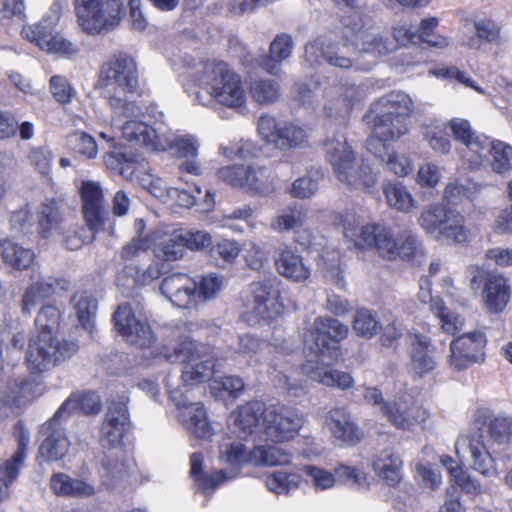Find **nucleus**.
Listing matches in <instances>:
<instances>
[{
    "label": "nucleus",
    "instance_id": "f257e3e1",
    "mask_svg": "<svg viewBox=\"0 0 512 512\" xmlns=\"http://www.w3.org/2000/svg\"><path fill=\"white\" fill-rule=\"evenodd\" d=\"M348 326L338 319L317 317L310 331L304 336V349L307 361L302 365L303 372L311 379L327 387L346 390L354 385L353 377L344 371L331 368L338 362L341 352L335 345L348 335Z\"/></svg>",
    "mask_w": 512,
    "mask_h": 512
},
{
    "label": "nucleus",
    "instance_id": "f03ea898",
    "mask_svg": "<svg viewBox=\"0 0 512 512\" xmlns=\"http://www.w3.org/2000/svg\"><path fill=\"white\" fill-rule=\"evenodd\" d=\"M512 435V418L496 415L485 421L476 420L474 430L461 435L455 442V452L459 458L465 459L466 454L471 460L473 470L485 477L497 475L493 454L503 451L509 444Z\"/></svg>",
    "mask_w": 512,
    "mask_h": 512
},
{
    "label": "nucleus",
    "instance_id": "7ed1b4c3",
    "mask_svg": "<svg viewBox=\"0 0 512 512\" xmlns=\"http://www.w3.org/2000/svg\"><path fill=\"white\" fill-rule=\"evenodd\" d=\"M343 233L356 247L374 249L386 260L410 259L420 246L417 235L409 230L403 231L397 240L387 226L361 225L360 219L352 213H347L343 219Z\"/></svg>",
    "mask_w": 512,
    "mask_h": 512
},
{
    "label": "nucleus",
    "instance_id": "20e7f679",
    "mask_svg": "<svg viewBox=\"0 0 512 512\" xmlns=\"http://www.w3.org/2000/svg\"><path fill=\"white\" fill-rule=\"evenodd\" d=\"M138 70L135 60L127 54H119L101 66L97 87L104 95L115 113L136 116L141 108L129 100L138 89Z\"/></svg>",
    "mask_w": 512,
    "mask_h": 512
},
{
    "label": "nucleus",
    "instance_id": "39448f33",
    "mask_svg": "<svg viewBox=\"0 0 512 512\" xmlns=\"http://www.w3.org/2000/svg\"><path fill=\"white\" fill-rule=\"evenodd\" d=\"M200 83L210 96L204 101L201 95L197 94V100L202 105L209 106L216 102L228 108L238 109L246 104L241 77L224 62L205 63Z\"/></svg>",
    "mask_w": 512,
    "mask_h": 512
},
{
    "label": "nucleus",
    "instance_id": "423d86ee",
    "mask_svg": "<svg viewBox=\"0 0 512 512\" xmlns=\"http://www.w3.org/2000/svg\"><path fill=\"white\" fill-rule=\"evenodd\" d=\"M324 151L336 178L348 188L364 189L376 183L375 173L368 164L357 161L354 150L343 135L328 138Z\"/></svg>",
    "mask_w": 512,
    "mask_h": 512
},
{
    "label": "nucleus",
    "instance_id": "0eeeda50",
    "mask_svg": "<svg viewBox=\"0 0 512 512\" xmlns=\"http://www.w3.org/2000/svg\"><path fill=\"white\" fill-rule=\"evenodd\" d=\"M413 111V101L402 91H391L371 105L374 134L384 139H398L408 132L407 119Z\"/></svg>",
    "mask_w": 512,
    "mask_h": 512
},
{
    "label": "nucleus",
    "instance_id": "6e6552de",
    "mask_svg": "<svg viewBox=\"0 0 512 512\" xmlns=\"http://www.w3.org/2000/svg\"><path fill=\"white\" fill-rule=\"evenodd\" d=\"M211 349L191 340L183 338L173 349V353H161L169 362H180L183 365L181 379L185 386H194L208 381L216 372V360Z\"/></svg>",
    "mask_w": 512,
    "mask_h": 512
},
{
    "label": "nucleus",
    "instance_id": "1a4fd4ad",
    "mask_svg": "<svg viewBox=\"0 0 512 512\" xmlns=\"http://www.w3.org/2000/svg\"><path fill=\"white\" fill-rule=\"evenodd\" d=\"M464 222L461 213L442 204L428 206L418 218V224L427 234L447 243H464L469 240L470 231Z\"/></svg>",
    "mask_w": 512,
    "mask_h": 512
},
{
    "label": "nucleus",
    "instance_id": "9d476101",
    "mask_svg": "<svg viewBox=\"0 0 512 512\" xmlns=\"http://www.w3.org/2000/svg\"><path fill=\"white\" fill-rule=\"evenodd\" d=\"M78 350L73 341L34 335L30 338L26 352V362L33 373L50 371L55 366L70 359Z\"/></svg>",
    "mask_w": 512,
    "mask_h": 512
},
{
    "label": "nucleus",
    "instance_id": "9b49d317",
    "mask_svg": "<svg viewBox=\"0 0 512 512\" xmlns=\"http://www.w3.org/2000/svg\"><path fill=\"white\" fill-rule=\"evenodd\" d=\"M75 11L83 32H102L117 28L124 5L120 0H75Z\"/></svg>",
    "mask_w": 512,
    "mask_h": 512
},
{
    "label": "nucleus",
    "instance_id": "f8f14e48",
    "mask_svg": "<svg viewBox=\"0 0 512 512\" xmlns=\"http://www.w3.org/2000/svg\"><path fill=\"white\" fill-rule=\"evenodd\" d=\"M303 423V417L292 407L266 406L261 422L262 437L276 443L290 441L299 433Z\"/></svg>",
    "mask_w": 512,
    "mask_h": 512
},
{
    "label": "nucleus",
    "instance_id": "ddd939ff",
    "mask_svg": "<svg viewBox=\"0 0 512 512\" xmlns=\"http://www.w3.org/2000/svg\"><path fill=\"white\" fill-rule=\"evenodd\" d=\"M258 133L266 143L280 150L298 148L307 142V133L303 128L292 123H278L268 115L259 118Z\"/></svg>",
    "mask_w": 512,
    "mask_h": 512
},
{
    "label": "nucleus",
    "instance_id": "4468645a",
    "mask_svg": "<svg viewBox=\"0 0 512 512\" xmlns=\"http://www.w3.org/2000/svg\"><path fill=\"white\" fill-rule=\"evenodd\" d=\"M113 320L118 333L128 343L140 348H149L154 344L156 337L150 324L136 317L129 304H120Z\"/></svg>",
    "mask_w": 512,
    "mask_h": 512
},
{
    "label": "nucleus",
    "instance_id": "2eb2a0df",
    "mask_svg": "<svg viewBox=\"0 0 512 512\" xmlns=\"http://www.w3.org/2000/svg\"><path fill=\"white\" fill-rule=\"evenodd\" d=\"M170 398L178 407L180 418L190 432L197 438L209 440L214 429L207 419V413L199 402H190L181 389L169 390Z\"/></svg>",
    "mask_w": 512,
    "mask_h": 512
},
{
    "label": "nucleus",
    "instance_id": "dca6fc26",
    "mask_svg": "<svg viewBox=\"0 0 512 512\" xmlns=\"http://www.w3.org/2000/svg\"><path fill=\"white\" fill-rule=\"evenodd\" d=\"M486 342L485 334L480 331L469 332L454 339L450 344V366L460 371L483 361Z\"/></svg>",
    "mask_w": 512,
    "mask_h": 512
},
{
    "label": "nucleus",
    "instance_id": "f3484780",
    "mask_svg": "<svg viewBox=\"0 0 512 512\" xmlns=\"http://www.w3.org/2000/svg\"><path fill=\"white\" fill-rule=\"evenodd\" d=\"M253 297V311L263 320H271L277 317L283 309L280 302L278 279L270 277L250 284Z\"/></svg>",
    "mask_w": 512,
    "mask_h": 512
},
{
    "label": "nucleus",
    "instance_id": "a211bd4d",
    "mask_svg": "<svg viewBox=\"0 0 512 512\" xmlns=\"http://www.w3.org/2000/svg\"><path fill=\"white\" fill-rule=\"evenodd\" d=\"M382 415L396 428L411 430L425 420L426 411L410 395L401 394L388 405H382Z\"/></svg>",
    "mask_w": 512,
    "mask_h": 512
},
{
    "label": "nucleus",
    "instance_id": "6ab92c4d",
    "mask_svg": "<svg viewBox=\"0 0 512 512\" xmlns=\"http://www.w3.org/2000/svg\"><path fill=\"white\" fill-rule=\"evenodd\" d=\"M61 420L64 419L56 417L55 413L40 428V435L43 440L39 447V456L45 461H59L68 453L70 442L61 425Z\"/></svg>",
    "mask_w": 512,
    "mask_h": 512
},
{
    "label": "nucleus",
    "instance_id": "aec40b11",
    "mask_svg": "<svg viewBox=\"0 0 512 512\" xmlns=\"http://www.w3.org/2000/svg\"><path fill=\"white\" fill-rule=\"evenodd\" d=\"M266 406L260 401L248 402L233 411L229 417V425L239 438L257 435L262 438L261 422Z\"/></svg>",
    "mask_w": 512,
    "mask_h": 512
},
{
    "label": "nucleus",
    "instance_id": "412c9836",
    "mask_svg": "<svg viewBox=\"0 0 512 512\" xmlns=\"http://www.w3.org/2000/svg\"><path fill=\"white\" fill-rule=\"evenodd\" d=\"M161 293L179 308L197 305V281L184 273H174L165 277L161 283Z\"/></svg>",
    "mask_w": 512,
    "mask_h": 512
},
{
    "label": "nucleus",
    "instance_id": "4be33fe9",
    "mask_svg": "<svg viewBox=\"0 0 512 512\" xmlns=\"http://www.w3.org/2000/svg\"><path fill=\"white\" fill-rule=\"evenodd\" d=\"M83 202V215L91 231L103 229L107 217L104 207L103 190L98 182L83 181L80 189Z\"/></svg>",
    "mask_w": 512,
    "mask_h": 512
},
{
    "label": "nucleus",
    "instance_id": "5701e85b",
    "mask_svg": "<svg viewBox=\"0 0 512 512\" xmlns=\"http://www.w3.org/2000/svg\"><path fill=\"white\" fill-rule=\"evenodd\" d=\"M393 140L374 134L367 140V149L384 164L388 171L399 177L408 176L413 171L412 160L406 154L389 148L386 142Z\"/></svg>",
    "mask_w": 512,
    "mask_h": 512
},
{
    "label": "nucleus",
    "instance_id": "b1692460",
    "mask_svg": "<svg viewBox=\"0 0 512 512\" xmlns=\"http://www.w3.org/2000/svg\"><path fill=\"white\" fill-rule=\"evenodd\" d=\"M325 425L333 437L345 446H354L362 440L363 432L342 407L330 409L325 416Z\"/></svg>",
    "mask_w": 512,
    "mask_h": 512
},
{
    "label": "nucleus",
    "instance_id": "393cba45",
    "mask_svg": "<svg viewBox=\"0 0 512 512\" xmlns=\"http://www.w3.org/2000/svg\"><path fill=\"white\" fill-rule=\"evenodd\" d=\"M358 96L359 89L355 85L339 84L328 88L325 92V115L344 122Z\"/></svg>",
    "mask_w": 512,
    "mask_h": 512
},
{
    "label": "nucleus",
    "instance_id": "a878e982",
    "mask_svg": "<svg viewBox=\"0 0 512 512\" xmlns=\"http://www.w3.org/2000/svg\"><path fill=\"white\" fill-rule=\"evenodd\" d=\"M274 265L279 275L295 283H303L311 275V269L303 257L288 245L277 249Z\"/></svg>",
    "mask_w": 512,
    "mask_h": 512
},
{
    "label": "nucleus",
    "instance_id": "bb28decb",
    "mask_svg": "<svg viewBox=\"0 0 512 512\" xmlns=\"http://www.w3.org/2000/svg\"><path fill=\"white\" fill-rule=\"evenodd\" d=\"M121 129L125 139L143 146L148 151L163 152V148L168 145L162 128H153L144 122L129 120L123 124Z\"/></svg>",
    "mask_w": 512,
    "mask_h": 512
},
{
    "label": "nucleus",
    "instance_id": "cd10ccee",
    "mask_svg": "<svg viewBox=\"0 0 512 512\" xmlns=\"http://www.w3.org/2000/svg\"><path fill=\"white\" fill-rule=\"evenodd\" d=\"M447 127L450 129L453 138L466 146L468 151L474 153L472 159H469L470 167L477 169L483 162L482 152L485 150L487 141L481 138L473 130L470 122L463 118L451 119Z\"/></svg>",
    "mask_w": 512,
    "mask_h": 512
},
{
    "label": "nucleus",
    "instance_id": "c85d7f7f",
    "mask_svg": "<svg viewBox=\"0 0 512 512\" xmlns=\"http://www.w3.org/2000/svg\"><path fill=\"white\" fill-rule=\"evenodd\" d=\"M276 349V346L251 334L239 337L238 353L247 359L250 366H258L263 363L273 365V359L270 358V355Z\"/></svg>",
    "mask_w": 512,
    "mask_h": 512
},
{
    "label": "nucleus",
    "instance_id": "c756f323",
    "mask_svg": "<svg viewBox=\"0 0 512 512\" xmlns=\"http://www.w3.org/2000/svg\"><path fill=\"white\" fill-rule=\"evenodd\" d=\"M483 298L485 306L490 312H501L510 299V288L507 279L500 274H488L485 279Z\"/></svg>",
    "mask_w": 512,
    "mask_h": 512
},
{
    "label": "nucleus",
    "instance_id": "7c9ffc66",
    "mask_svg": "<svg viewBox=\"0 0 512 512\" xmlns=\"http://www.w3.org/2000/svg\"><path fill=\"white\" fill-rule=\"evenodd\" d=\"M155 255L164 261H175L183 256L185 248L180 229L172 231L155 230L153 236Z\"/></svg>",
    "mask_w": 512,
    "mask_h": 512
},
{
    "label": "nucleus",
    "instance_id": "2f4dec72",
    "mask_svg": "<svg viewBox=\"0 0 512 512\" xmlns=\"http://www.w3.org/2000/svg\"><path fill=\"white\" fill-rule=\"evenodd\" d=\"M100 397L90 391L72 393L55 412L56 417L68 418L76 412L86 415L95 414L100 411Z\"/></svg>",
    "mask_w": 512,
    "mask_h": 512
},
{
    "label": "nucleus",
    "instance_id": "473e14b6",
    "mask_svg": "<svg viewBox=\"0 0 512 512\" xmlns=\"http://www.w3.org/2000/svg\"><path fill=\"white\" fill-rule=\"evenodd\" d=\"M152 244L153 239L151 237H132L130 241L125 243L119 252V258L121 264H123V269L119 274L126 277L138 273L136 262L148 253Z\"/></svg>",
    "mask_w": 512,
    "mask_h": 512
},
{
    "label": "nucleus",
    "instance_id": "72a5a7b5",
    "mask_svg": "<svg viewBox=\"0 0 512 512\" xmlns=\"http://www.w3.org/2000/svg\"><path fill=\"white\" fill-rule=\"evenodd\" d=\"M410 370L415 377H422L436 367L433 356V347L430 341L423 336H415L411 343Z\"/></svg>",
    "mask_w": 512,
    "mask_h": 512
},
{
    "label": "nucleus",
    "instance_id": "f704fd0d",
    "mask_svg": "<svg viewBox=\"0 0 512 512\" xmlns=\"http://www.w3.org/2000/svg\"><path fill=\"white\" fill-rule=\"evenodd\" d=\"M203 456L201 453H193L190 457V474L194 478L198 489L204 494L211 493L220 484L232 479L235 475H228L224 470H218L212 474L202 471Z\"/></svg>",
    "mask_w": 512,
    "mask_h": 512
},
{
    "label": "nucleus",
    "instance_id": "c9c22d12",
    "mask_svg": "<svg viewBox=\"0 0 512 512\" xmlns=\"http://www.w3.org/2000/svg\"><path fill=\"white\" fill-rule=\"evenodd\" d=\"M305 56L307 61L312 64L319 63V58L322 57L323 60L331 66L342 69H347L352 66L351 59L342 55L339 48L333 44H322V46H319L318 43L307 44L305 46Z\"/></svg>",
    "mask_w": 512,
    "mask_h": 512
},
{
    "label": "nucleus",
    "instance_id": "e433bc0d",
    "mask_svg": "<svg viewBox=\"0 0 512 512\" xmlns=\"http://www.w3.org/2000/svg\"><path fill=\"white\" fill-rule=\"evenodd\" d=\"M0 256L5 264L17 270L28 269L35 259V253L10 239L0 241Z\"/></svg>",
    "mask_w": 512,
    "mask_h": 512
},
{
    "label": "nucleus",
    "instance_id": "4c0bfd02",
    "mask_svg": "<svg viewBox=\"0 0 512 512\" xmlns=\"http://www.w3.org/2000/svg\"><path fill=\"white\" fill-rule=\"evenodd\" d=\"M54 282L42 277L33 281L25 290L21 300V310L25 315H31L33 309L54 294Z\"/></svg>",
    "mask_w": 512,
    "mask_h": 512
},
{
    "label": "nucleus",
    "instance_id": "58836bf2",
    "mask_svg": "<svg viewBox=\"0 0 512 512\" xmlns=\"http://www.w3.org/2000/svg\"><path fill=\"white\" fill-rule=\"evenodd\" d=\"M27 40L42 51L50 54L72 55L77 52L76 45L63 34H26Z\"/></svg>",
    "mask_w": 512,
    "mask_h": 512
},
{
    "label": "nucleus",
    "instance_id": "ea45409f",
    "mask_svg": "<svg viewBox=\"0 0 512 512\" xmlns=\"http://www.w3.org/2000/svg\"><path fill=\"white\" fill-rule=\"evenodd\" d=\"M71 305L80 325L93 333L97 300L87 291L77 292L71 297Z\"/></svg>",
    "mask_w": 512,
    "mask_h": 512
},
{
    "label": "nucleus",
    "instance_id": "a19ab883",
    "mask_svg": "<svg viewBox=\"0 0 512 512\" xmlns=\"http://www.w3.org/2000/svg\"><path fill=\"white\" fill-rule=\"evenodd\" d=\"M372 466L377 475L389 486H394L401 480L402 461L390 450L382 451Z\"/></svg>",
    "mask_w": 512,
    "mask_h": 512
},
{
    "label": "nucleus",
    "instance_id": "79ce46f5",
    "mask_svg": "<svg viewBox=\"0 0 512 512\" xmlns=\"http://www.w3.org/2000/svg\"><path fill=\"white\" fill-rule=\"evenodd\" d=\"M293 49V41L289 34H277L270 44V56L265 59L261 66L268 73L278 75L280 73L279 63L290 57Z\"/></svg>",
    "mask_w": 512,
    "mask_h": 512
},
{
    "label": "nucleus",
    "instance_id": "37998d69",
    "mask_svg": "<svg viewBox=\"0 0 512 512\" xmlns=\"http://www.w3.org/2000/svg\"><path fill=\"white\" fill-rule=\"evenodd\" d=\"M307 215L308 211L306 208L296 205L291 206L271 220L270 228L277 233L297 232L305 226Z\"/></svg>",
    "mask_w": 512,
    "mask_h": 512
},
{
    "label": "nucleus",
    "instance_id": "c03bdc74",
    "mask_svg": "<svg viewBox=\"0 0 512 512\" xmlns=\"http://www.w3.org/2000/svg\"><path fill=\"white\" fill-rule=\"evenodd\" d=\"M250 465L278 466L291 462V456L283 449L273 445H258L251 449Z\"/></svg>",
    "mask_w": 512,
    "mask_h": 512
},
{
    "label": "nucleus",
    "instance_id": "a18cd8bd",
    "mask_svg": "<svg viewBox=\"0 0 512 512\" xmlns=\"http://www.w3.org/2000/svg\"><path fill=\"white\" fill-rule=\"evenodd\" d=\"M163 136L166 138L168 145L163 151L173 149L180 157L197 158L200 141L192 134H174L168 130H164Z\"/></svg>",
    "mask_w": 512,
    "mask_h": 512
},
{
    "label": "nucleus",
    "instance_id": "49530a36",
    "mask_svg": "<svg viewBox=\"0 0 512 512\" xmlns=\"http://www.w3.org/2000/svg\"><path fill=\"white\" fill-rule=\"evenodd\" d=\"M244 187L261 195H269L274 192V177L266 167H247Z\"/></svg>",
    "mask_w": 512,
    "mask_h": 512
},
{
    "label": "nucleus",
    "instance_id": "de8ad7c7",
    "mask_svg": "<svg viewBox=\"0 0 512 512\" xmlns=\"http://www.w3.org/2000/svg\"><path fill=\"white\" fill-rule=\"evenodd\" d=\"M28 382L24 380L9 381L2 392L1 401L4 407H0V419L8 417V410L18 407L28 400Z\"/></svg>",
    "mask_w": 512,
    "mask_h": 512
},
{
    "label": "nucleus",
    "instance_id": "09e8293b",
    "mask_svg": "<svg viewBox=\"0 0 512 512\" xmlns=\"http://www.w3.org/2000/svg\"><path fill=\"white\" fill-rule=\"evenodd\" d=\"M383 192L387 201V204L397 211L409 213L415 208V200L406 188L400 182L387 183Z\"/></svg>",
    "mask_w": 512,
    "mask_h": 512
},
{
    "label": "nucleus",
    "instance_id": "8fccbe9b",
    "mask_svg": "<svg viewBox=\"0 0 512 512\" xmlns=\"http://www.w3.org/2000/svg\"><path fill=\"white\" fill-rule=\"evenodd\" d=\"M249 94L255 103L259 105H270L280 98L281 87L275 80L257 79L251 82Z\"/></svg>",
    "mask_w": 512,
    "mask_h": 512
},
{
    "label": "nucleus",
    "instance_id": "3c124183",
    "mask_svg": "<svg viewBox=\"0 0 512 512\" xmlns=\"http://www.w3.org/2000/svg\"><path fill=\"white\" fill-rule=\"evenodd\" d=\"M61 313L54 305L43 306L35 319L37 334L44 337L56 338L60 327Z\"/></svg>",
    "mask_w": 512,
    "mask_h": 512
},
{
    "label": "nucleus",
    "instance_id": "603ef678",
    "mask_svg": "<svg viewBox=\"0 0 512 512\" xmlns=\"http://www.w3.org/2000/svg\"><path fill=\"white\" fill-rule=\"evenodd\" d=\"M26 458L21 453L14 452L0 465V496L9 497V486L18 478Z\"/></svg>",
    "mask_w": 512,
    "mask_h": 512
},
{
    "label": "nucleus",
    "instance_id": "864d4df0",
    "mask_svg": "<svg viewBox=\"0 0 512 512\" xmlns=\"http://www.w3.org/2000/svg\"><path fill=\"white\" fill-rule=\"evenodd\" d=\"M251 450L247 451L244 444L237 440H224L219 446V458L222 462L241 466L250 464Z\"/></svg>",
    "mask_w": 512,
    "mask_h": 512
},
{
    "label": "nucleus",
    "instance_id": "5fc2aeb1",
    "mask_svg": "<svg viewBox=\"0 0 512 512\" xmlns=\"http://www.w3.org/2000/svg\"><path fill=\"white\" fill-rule=\"evenodd\" d=\"M352 328L358 336L371 339L379 333L381 325L371 310L360 308L354 314Z\"/></svg>",
    "mask_w": 512,
    "mask_h": 512
},
{
    "label": "nucleus",
    "instance_id": "6e6d98bb",
    "mask_svg": "<svg viewBox=\"0 0 512 512\" xmlns=\"http://www.w3.org/2000/svg\"><path fill=\"white\" fill-rule=\"evenodd\" d=\"M61 222V214L55 200H46L38 209V225L43 237H48L50 232L56 229Z\"/></svg>",
    "mask_w": 512,
    "mask_h": 512
},
{
    "label": "nucleus",
    "instance_id": "4d7b16f0",
    "mask_svg": "<svg viewBox=\"0 0 512 512\" xmlns=\"http://www.w3.org/2000/svg\"><path fill=\"white\" fill-rule=\"evenodd\" d=\"M128 402L129 398L127 396H121L118 400L109 402L104 422L129 431L131 429V418L127 406Z\"/></svg>",
    "mask_w": 512,
    "mask_h": 512
},
{
    "label": "nucleus",
    "instance_id": "13d9d810",
    "mask_svg": "<svg viewBox=\"0 0 512 512\" xmlns=\"http://www.w3.org/2000/svg\"><path fill=\"white\" fill-rule=\"evenodd\" d=\"M490 146L492 170L498 174L508 172L512 168V146L499 140L492 141Z\"/></svg>",
    "mask_w": 512,
    "mask_h": 512
},
{
    "label": "nucleus",
    "instance_id": "bf43d9fd",
    "mask_svg": "<svg viewBox=\"0 0 512 512\" xmlns=\"http://www.w3.org/2000/svg\"><path fill=\"white\" fill-rule=\"evenodd\" d=\"M301 478L297 474L275 472L265 479L266 487L275 494H288L298 488Z\"/></svg>",
    "mask_w": 512,
    "mask_h": 512
},
{
    "label": "nucleus",
    "instance_id": "052dcab7",
    "mask_svg": "<svg viewBox=\"0 0 512 512\" xmlns=\"http://www.w3.org/2000/svg\"><path fill=\"white\" fill-rule=\"evenodd\" d=\"M224 287V278L216 273H209L197 282V304L213 299Z\"/></svg>",
    "mask_w": 512,
    "mask_h": 512
},
{
    "label": "nucleus",
    "instance_id": "680f3d73",
    "mask_svg": "<svg viewBox=\"0 0 512 512\" xmlns=\"http://www.w3.org/2000/svg\"><path fill=\"white\" fill-rule=\"evenodd\" d=\"M422 136L434 152L442 155L450 153L452 143L443 128L439 126H426L423 128Z\"/></svg>",
    "mask_w": 512,
    "mask_h": 512
},
{
    "label": "nucleus",
    "instance_id": "e2e57ef3",
    "mask_svg": "<svg viewBox=\"0 0 512 512\" xmlns=\"http://www.w3.org/2000/svg\"><path fill=\"white\" fill-rule=\"evenodd\" d=\"M68 145L75 152L88 159H93L98 154L95 139L88 133L75 132L68 137Z\"/></svg>",
    "mask_w": 512,
    "mask_h": 512
},
{
    "label": "nucleus",
    "instance_id": "0e129e2a",
    "mask_svg": "<svg viewBox=\"0 0 512 512\" xmlns=\"http://www.w3.org/2000/svg\"><path fill=\"white\" fill-rule=\"evenodd\" d=\"M433 313L439 318L442 330L448 334H455L464 324L462 317L448 311L443 300L433 303Z\"/></svg>",
    "mask_w": 512,
    "mask_h": 512
},
{
    "label": "nucleus",
    "instance_id": "69168bd1",
    "mask_svg": "<svg viewBox=\"0 0 512 512\" xmlns=\"http://www.w3.org/2000/svg\"><path fill=\"white\" fill-rule=\"evenodd\" d=\"M162 267L163 264L156 261L152 263L145 271H143L142 274L138 272L134 274V276L127 277L118 274V284L122 286H130L132 284L141 286L148 285L162 275Z\"/></svg>",
    "mask_w": 512,
    "mask_h": 512
},
{
    "label": "nucleus",
    "instance_id": "338daca9",
    "mask_svg": "<svg viewBox=\"0 0 512 512\" xmlns=\"http://www.w3.org/2000/svg\"><path fill=\"white\" fill-rule=\"evenodd\" d=\"M96 233L91 231L90 227L68 229L64 232L62 243L68 250L75 251L80 249L85 243L92 242Z\"/></svg>",
    "mask_w": 512,
    "mask_h": 512
},
{
    "label": "nucleus",
    "instance_id": "774afa93",
    "mask_svg": "<svg viewBox=\"0 0 512 512\" xmlns=\"http://www.w3.org/2000/svg\"><path fill=\"white\" fill-rule=\"evenodd\" d=\"M27 159L29 164L42 175H47L52 166L53 154L47 147H31Z\"/></svg>",
    "mask_w": 512,
    "mask_h": 512
}]
</instances>
